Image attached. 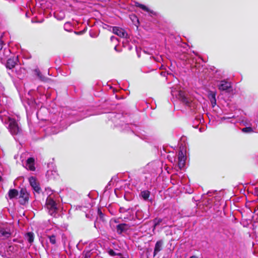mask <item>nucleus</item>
<instances>
[{"mask_svg": "<svg viewBox=\"0 0 258 258\" xmlns=\"http://www.w3.org/2000/svg\"><path fill=\"white\" fill-rule=\"evenodd\" d=\"M30 194L25 187L21 188L19 192L20 204L24 205L28 203L29 200Z\"/></svg>", "mask_w": 258, "mask_h": 258, "instance_id": "f257e3e1", "label": "nucleus"}, {"mask_svg": "<svg viewBox=\"0 0 258 258\" xmlns=\"http://www.w3.org/2000/svg\"><path fill=\"white\" fill-rule=\"evenodd\" d=\"M9 128L13 135H17L20 131V129L18 126L16 120L14 118H9Z\"/></svg>", "mask_w": 258, "mask_h": 258, "instance_id": "f03ea898", "label": "nucleus"}, {"mask_svg": "<svg viewBox=\"0 0 258 258\" xmlns=\"http://www.w3.org/2000/svg\"><path fill=\"white\" fill-rule=\"evenodd\" d=\"M46 205L49 213L51 215H53L56 213L57 208L55 202L51 198H47L46 200Z\"/></svg>", "mask_w": 258, "mask_h": 258, "instance_id": "7ed1b4c3", "label": "nucleus"}, {"mask_svg": "<svg viewBox=\"0 0 258 258\" xmlns=\"http://www.w3.org/2000/svg\"><path fill=\"white\" fill-rule=\"evenodd\" d=\"M29 181L33 190L37 193L40 194L41 189L39 183L37 182L36 178L34 176H31L29 178Z\"/></svg>", "mask_w": 258, "mask_h": 258, "instance_id": "20e7f679", "label": "nucleus"}, {"mask_svg": "<svg viewBox=\"0 0 258 258\" xmlns=\"http://www.w3.org/2000/svg\"><path fill=\"white\" fill-rule=\"evenodd\" d=\"M112 28V32L121 38L126 37L127 35L125 30L122 28L117 26H113Z\"/></svg>", "mask_w": 258, "mask_h": 258, "instance_id": "39448f33", "label": "nucleus"}, {"mask_svg": "<svg viewBox=\"0 0 258 258\" xmlns=\"http://www.w3.org/2000/svg\"><path fill=\"white\" fill-rule=\"evenodd\" d=\"M18 61V57H12L9 58L7 61L6 63V68L10 70L13 69L15 68L16 65L17 64Z\"/></svg>", "mask_w": 258, "mask_h": 258, "instance_id": "423d86ee", "label": "nucleus"}, {"mask_svg": "<svg viewBox=\"0 0 258 258\" xmlns=\"http://www.w3.org/2000/svg\"><path fill=\"white\" fill-rule=\"evenodd\" d=\"M4 45L5 44L4 41L0 37V57L2 58L8 56L10 52V50L9 49L4 48L3 49Z\"/></svg>", "mask_w": 258, "mask_h": 258, "instance_id": "0eeeda50", "label": "nucleus"}, {"mask_svg": "<svg viewBox=\"0 0 258 258\" xmlns=\"http://www.w3.org/2000/svg\"><path fill=\"white\" fill-rule=\"evenodd\" d=\"M231 87V83L225 80L221 81L218 86V88L220 91H228Z\"/></svg>", "mask_w": 258, "mask_h": 258, "instance_id": "6e6552de", "label": "nucleus"}, {"mask_svg": "<svg viewBox=\"0 0 258 258\" xmlns=\"http://www.w3.org/2000/svg\"><path fill=\"white\" fill-rule=\"evenodd\" d=\"M178 165L180 169H182L185 166L186 157L183 155V152L180 151L178 153Z\"/></svg>", "mask_w": 258, "mask_h": 258, "instance_id": "1a4fd4ad", "label": "nucleus"}, {"mask_svg": "<svg viewBox=\"0 0 258 258\" xmlns=\"http://www.w3.org/2000/svg\"><path fill=\"white\" fill-rule=\"evenodd\" d=\"M163 241L162 240H158L156 242L153 252V256L155 257L156 254L160 252L163 248Z\"/></svg>", "mask_w": 258, "mask_h": 258, "instance_id": "9d476101", "label": "nucleus"}, {"mask_svg": "<svg viewBox=\"0 0 258 258\" xmlns=\"http://www.w3.org/2000/svg\"><path fill=\"white\" fill-rule=\"evenodd\" d=\"M135 6L137 7L141 8V9H142L143 10H144L145 11L149 13L151 15V16L156 15V13L155 12H154L153 10H150L147 6H146L145 5H144L143 4H140L139 3H136Z\"/></svg>", "mask_w": 258, "mask_h": 258, "instance_id": "9b49d317", "label": "nucleus"}, {"mask_svg": "<svg viewBox=\"0 0 258 258\" xmlns=\"http://www.w3.org/2000/svg\"><path fill=\"white\" fill-rule=\"evenodd\" d=\"M12 235L10 230H7L4 228L0 229V237H3V239L8 238L10 237Z\"/></svg>", "mask_w": 258, "mask_h": 258, "instance_id": "f8f14e48", "label": "nucleus"}, {"mask_svg": "<svg viewBox=\"0 0 258 258\" xmlns=\"http://www.w3.org/2000/svg\"><path fill=\"white\" fill-rule=\"evenodd\" d=\"M26 165L29 170L34 171L35 170V167L34 166V159L32 157L29 158L26 161Z\"/></svg>", "mask_w": 258, "mask_h": 258, "instance_id": "ddd939ff", "label": "nucleus"}, {"mask_svg": "<svg viewBox=\"0 0 258 258\" xmlns=\"http://www.w3.org/2000/svg\"><path fill=\"white\" fill-rule=\"evenodd\" d=\"M208 98L211 101L212 107H214L216 105V92L210 91L208 93Z\"/></svg>", "mask_w": 258, "mask_h": 258, "instance_id": "4468645a", "label": "nucleus"}, {"mask_svg": "<svg viewBox=\"0 0 258 258\" xmlns=\"http://www.w3.org/2000/svg\"><path fill=\"white\" fill-rule=\"evenodd\" d=\"M19 195V192L16 189H10L8 192V196L10 199L12 200L17 198Z\"/></svg>", "mask_w": 258, "mask_h": 258, "instance_id": "2eb2a0df", "label": "nucleus"}, {"mask_svg": "<svg viewBox=\"0 0 258 258\" xmlns=\"http://www.w3.org/2000/svg\"><path fill=\"white\" fill-rule=\"evenodd\" d=\"M127 225L124 223L119 224L116 226V231L120 234L127 229Z\"/></svg>", "mask_w": 258, "mask_h": 258, "instance_id": "dca6fc26", "label": "nucleus"}, {"mask_svg": "<svg viewBox=\"0 0 258 258\" xmlns=\"http://www.w3.org/2000/svg\"><path fill=\"white\" fill-rule=\"evenodd\" d=\"M25 237L27 238L28 241L31 244L34 241V236L33 233L32 232H27L25 234Z\"/></svg>", "mask_w": 258, "mask_h": 258, "instance_id": "f3484780", "label": "nucleus"}, {"mask_svg": "<svg viewBox=\"0 0 258 258\" xmlns=\"http://www.w3.org/2000/svg\"><path fill=\"white\" fill-rule=\"evenodd\" d=\"M150 195V192L147 190L142 191L140 193V196L145 201L149 199Z\"/></svg>", "mask_w": 258, "mask_h": 258, "instance_id": "a211bd4d", "label": "nucleus"}, {"mask_svg": "<svg viewBox=\"0 0 258 258\" xmlns=\"http://www.w3.org/2000/svg\"><path fill=\"white\" fill-rule=\"evenodd\" d=\"M34 72L40 80L42 81H45L46 80V78L42 75L39 69H35L34 70Z\"/></svg>", "mask_w": 258, "mask_h": 258, "instance_id": "6ab92c4d", "label": "nucleus"}, {"mask_svg": "<svg viewBox=\"0 0 258 258\" xmlns=\"http://www.w3.org/2000/svg\"><path fill=\"white\" fill-rule=\"evenodd\" d=\"M82 254L84 256V258H91L93 254V252H92L91 250L85 249L83 251Z\"/></svg>", "mask_w": 258, "mask_h": 258, "instance_id": "aec40b11", "label": "nucleus"}, {"mask_svg": "<svg viewBox=\"0 0 258 258\" xmlns=\"http://www.w3.org/2000/svg\"><path fill=\"white\" fill-rule=\"evenodd\" d=\"M162 219L161 218H156L154 219L153 223H154V228H155V227L160 224V223L162 222Z\"/></svg>", "mask_w": 258, "mask_h": 258, "instance_id": "412c9836", "label": "nucleus"}, {"mask_svg": "<svg viewBox=\"0 0 258 258\" xmlns=\"http://www.w3.org/2000/svg\"><path fill=\"white\" fill-rule=\"evenodd\" d=\"M47 237L51 244H55L56 243V236L55 235H48Z\"/></svg>", "mask_w": 258, "mask_h": 258, "instance_id": "4be33fe9", "label": "nucleus"}, {"mask_svg": "<svg viewBox=\"0 0 258 258\" xmlns=\"http://www.w3.org/2000/svg\"><path fill=\"white\" fill-rule=\"evenodd\" d=\"M181 101L185 104L186 105L189 106L190 104L191 100L189 99L187 97L182 98V99L181 100Z\"/></svg>", "mask_w": 258, "mask_h": 258, "instance_id": "5701e85b", "label": "nucleus"}, {"mask_svg": "<svg viewBox=\"0 0 258 258\" xmlns=\"http://www.w3.org/2000/svg\"><path fill=\"white\" fill-rule=\"evenodd\" d=\"M178 95H179V99L180 101L182 99V98H184L186 97L185 95L184 92L183 91H180L179 92Z\"/></svg>", "mask_w": 258, "mask_h": 258, "instance_id": "b1692460", "label": "nucleus"}, {"mask_svg": "<svg viewBox=\"0 0 258 258\" xmlns=\"http://www.w3.org/2000/svg\"><path fill=\"white\" fill-rule=\"evenodd\" d=\"M252 131V130L251 127H244L242 129V131L243 132H245V133L250 132Z\"/></svg>", "mask_w": 258, "mask_h": 258, "instance_id": "393cba45", "label": "nucleus"}, {"mask_svg": "<svg viewBox=\"0 0 258 258\" xmlns=\"http://www.w3.org/2000/svg\"><path fill=\"white\" fill-rule=\"evenodd\" d=\"M97 213L100 216V218L101 219H102L103 218V214L102 213V211H101V210L100 209V208H98V210H97Z\"/></svg>", "mask_w": 258, "mask_h": 258, "instance_id": "a878e982", "label": "nucleus"}, {"mask_svg": "<svg viewBox=\"0 0 258 258\" xmlns=\"http://www.w3.org/2000/svg\"><path fill=\"white\" fill-rule=\"evenodd\" d=\"M108 253L111 256H115L117 254V253H115V252L111 249L108 251Z\"/></svg>", "mask_w": 258, "mask_h": 258, "instance_id": "bb28decb", "label": "nucleus"}, {"mask_svg": "<svg viewBox=\"0 0 258 258\" xmlns=\"http://www.w3.org/2000/svg\"><path fill=\"white\" fill-rule=\"evenodd\" d=\"M189 258H198V256H196V255H192V256H191Z\"/></svg>", "mask_w": 258, "mask_h": 258, "instance_id": "cd10ccee", "label": "nucleus"}, {"mask_svg": "<svg viewBox=\"0 0 258 258\" xmlns=\"http://www.w3.org/2000/svg\"><path fill=\"white\" fill-rule=\"evenodd\" d=\"M116 255H121V253H117Z\"/></svg>", "mask_w": 258, "mask_h": 258, "instance_id": "c85d7f7f", "label": "nucleus"}, {"mask_svg": "<svg viewBox=\"0 0 258 258\" xmlns=\"http://www.w3.org/2000/svg\"><path fill=\"white\" fill-rule=\"evenodd\" d=\"M2 177L0 176V181H2Z\"/></svg>", "mask_w": 258, "mask_h": 258, "instance_id": "c756f323", "label": "nucleus"}, {"mask_svg": "<svg viewBox=\"0 0 258 258\" xmlns=\"http://www.w3.org/2000/svg\"><path fill=\"white\" fill-rule=\"evenodd\" d=\"M257 209L258 210V206H257Z\"/></svg>", "mask_w": 258, "mask_h": 258, "instance_id": "7c9ffc66", "label": "nucleus"}]
</instances>
